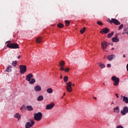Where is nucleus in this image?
<instances>
[{
    "label": "nucleus",
    "instance_id": "cd10ccee",
    "mask_svg": "<svg viewBox=\"0 0 128 128\" xmlns=\"http://www.w3.org/2000/svg\"><path fill=\"white\" fill-rule=\"evenodd\" d=\"M114 32H112L111 33L108 34L107 36V38H112V36H114Z\"/></svg>",
    "mask_w": 128,
    "mask_h": 128
},
{
    "label": "nucleus",
    "instance_id": "f257e3e1",
    "mask_svg": "<svg viewBox=\"0 0 128 128\" xmlns=\"http://www.w3.org/2000/svg\"><path fill=\"white\" fill-rule=\"evenodd\" d=\"M68 76H64V82L66 84V90L68 92H72V82H68Z\"/></svg>",
    "mask_w": 128,
    "mask_h": 128
},
{
    "label": "nucleus",
    "instance_id": "b1692460",
    "mask_svg": "<svg viewBox=\"0 0 128 128\" xmlns=\"http://www.w3.org/2000/svg\"><path fill=\"white\" fill-rule=\"evenodd\" d=\"M6 72H12V66H9L6 68Z\"/></svg>",
    "mask_w": 128,
    "mask_h": 128
},
{
    "label": "nucleus",
    "instance_id": "6ab92c4d",
    "mask_svg": "<svg viewBox=\"0 0 128 128\" xmlns=\"http://www.w3.org/2000/svg\"><path fill=\"white\" fill-rule=\"evenodd\" d=\"M98 64L100 68H106V65L102 63V62H99Z\"/></svg>",
    "mask_w": 128,
    "mask_h": 128
},
{
    "label": "nucleus",
    "instance_id": "f3484780",
    "mask_svg": "<svg viewBox=\"0 0 128 128\" xmlns=\"http://www.w3.org/2000/svg\"><path fill=\"white\" fill-rule=\"evenodd\" d=\"M60 70H62L64 72H70V68H60Z\"/></svg>",
    "mask_w": 128,
    "mask_h": 128
},
{
    "label": "nucleus",
    "instance_id": "72a5a7b5",
    "mask_svg": "<svg viewBox=\"0 0 128 128\" xmlns=\"http://www.w3.org/2000/svg\"><path fill=\"white\" fill-rule=\"evenodd\" d=\"M124 28V24H121L118 28V30H122V29Z\"/></svg>",
    "mask_w": 128,
    "mask_h": 128
},
{
    "label": "nucleus",
    "instance_id": "79ce46f5",
    "mask_svg": "<svg viewBox=\"0 0 128 128\" xmlns=\"http://www.w3.org/2000/svg\"><path fill=\"white\" fill-rule=\"evenodd\" d=\"M94 100H96V97H93Z\"/></svg>",
    "mask_w": 128,
    "mask_h": 128
},
{
    "label": "nucleus",
    "instance_id": "a878e982",
    "mask_svg": "<svg viewBox=\"0 0 128 128\" xmlns=\"http://www.w3.org/2000/svg\"><path fill=\"white\" fill-rule=\"evenodd\" d=\"M123 101L125 102L126 104H128V98L124 96L123 97Z\"/></svg>",
    "mask_w": 128,
    "mask_h": 128
},
{
    "label": "nucleus",
    "instance_id": "f8f14e48",
    "mask_svg": "<svg viewBox=\"0 0 128 128\" xmlns=\"http://www.w3.org/2000/svg\"><path fill=\"white\" fill-rule=\"evenodd\" d=\"M110 32V30L107 28H102V30L100 31V34H108Z\"/></svg>",
    "mask_w": 128,
    "mask_h": 128
},
{
    "label": "nucleus",
    "instance_id": "7c9ffc66",
    "mask_svg": "<svg viewBox=\"0 0 128 128\" xmlns=\"http://www.w3.org/2000/svg\"><path fill=\"white\" fill-rule=\"evenodd\" d=\"M65 24L66 26H70V22L69 20H65Z\"/></svg>",
    "mask_w": 128,
    "mask_h": 128
},
{
    "label": "nucleus",
    "instance_id": "aec40b11",
    "mask_svg": "<svg viewBox=\"0 0 128 128\" xmlns=\"http://www.w3.org/2000/svg\"><path fill=\"white\" fill-rule=\"evenodd\" d=\"M27 110H28L29 112H32L34 110V108H32V106H26Z\"/></svg>",
    "mask_w": 128,
    "mask_h": 128
},
{
    "label": "nucleus",
    "instance_id": "1a4fd4ad",
    "mask_svg": "<svg viewBox=\"0 0 128 128\" xmlns=\"http://www.w3.org/2000/svg\"><path fill=\"white\" fill-rule=\"evenodd\" d=\"M54 103L52 102L50 103V104L46 105V110H52L54 108Z\"/></svg>",
    "mask_w": 128,
    "mask_h": 128
},
{
    "label": "nucleus",
    "instance_id": "f704fd0d",
    "mask_svg": "<svg viewBox=\"0 0 128 128\" xmlns=\"http://www.w3.org/2000/svg\"><path fill=\"white\" fill-rule=\"evenodd\" d=\"M26 108V106L23 105L20 108V110H23V108Z\"/></svg>",
    "mask_w": 128,
    "mask_h": 128
},
{
    "label": "nucleus",
    "instance_id": "58836bf2",
    "mask_svg": "<svg viewBox=\"0 0 128 128\" xmlns=\"http://www.w3.org/2000/svg\"><path fill=\"white\" fill-rule=\"evenodd\" d=\"M21 56H22L20 55L18 56V59L20 58Z\"/></svg>",
    "mask_w": 128,
    "mask_h": 128
},
{
    "label": "nucleus",
    "instance_id": "c03bdc74",
    "mask_svg": "<svg viewBox=\"0 0 128 128\" xmlns=\"http://www.w3.org/2000/svg\"><path fill=\"white\" fill-rule=\"evenodd\" d=\"M72 84V86H74V84Z\"/></svg>",
    "mask_w": 128,
    "mask_h": 128
},
{
    "label": "nucleus",
    "instance_id": "473e14b6",
    "mask_svg": "<svg viewBox=\"0 0 128 128\" xmlns=\"http://www.w3.org/2000/svg\"><path fill=\"white\" fill-rule=\"evenodd\" d=\"M96 24H98V26H103V24H104L102 23V22L100 21H98L96 22Z\"/></svg>",
    "mask_w": 128,
    "mask_h": 128
},
{
    "label": "nucleus",
    "instance_id": "dca6fc26",
    "mask_svg": "<svg viewBox=\"0 0 128 128\" xmlns=\"http://www.w3.org/2000/svg\"><path fill=\"white\" fill-rule=\"evenodd\" d=\"M42 42V38L38 37L36 38V44H40Z\"/></svg>",
    "mask_w": 128,
    "mask_h": 128
},
{
    "label": "nucleus",
    "instance_id": "e433bc0d",
    "mask_svg": "<svg viewBox=\"0 0 128 128\" xmlns=\"http://www.w3.org/2000/svg\"><path fill=\"white\" fill-rule=\"evenodd\" d=\"M117 128H124V126H117Z\"/></svg>",
    "mask_w": 128,
    "mask_h": 128
},
{
    "label": "nucleus",
    "instance_id": "9b49d317",
    "mask_svg": "<svg viewBox=\"0 0 128 128\" xmlns=\"http://www.w3.org/2000/svg\"><path fill=\"white\" fill-rule=\"evenodd\" d=\"M118 34H116V36L112 38V42H120V39L118 38Z\"/></svg>",
    "mask_w": 128,
    "mask_h": 128
},
{
    "label": "nucleus",
    "instance_id": "0eeeda50",
    "mask_svg": "<svg viewBox=\"0 0 128 128\" xmlns=\"http://www.w3.org/2000/svg\"><path fill=\"white\" fill-rule=\"evenodd\" d=\"M110 24H114L116 26H120V22L118 21V20L114 18H112L111 20L109 22Z\"/></svg>",
    "mask_w": 128,
    "mask_h": 128
},
{
    "label": "nucleus",
    "instance_id": "c85d7f7f",
    "mask_svg": "<svg viewBox=\"0 0 128 128\" xmlns=\"http://www.w3.org/2000/svg\"><path fill=\"white\" fill-rule=\"evenodd\" d=\"M34 82H36V80L34 78H32V80L30 81V82H29V83L30 84H34Z\"/></svg>",
    "mask_w": 128,
    "mask_h": 128
},
{
    "label": "nucleus",
    "instance_id": "c756f323",
    "mask_svg": "<svg viewBox=\"0 0 128 128\" xmlns=\"http://www.w3.org/2000/svg\"><path fill=\"white\" fill-rule=\"evenodd\" d=\"M17 64H18V62L16 60L13 61L12 62V66H16Z\"/></svg>",
    "mask_w": 128,
    "mask_h": 128
},
{
    "label": "nucleus",
    "instance_id": "7ed1b4c3",
    "mask_svg": "<svg viewBox=\"0 0 128 128\" xmlns=\"http://www.w3.org/2000/svg\"><path fill=\"white\" fill-rule=\"evenodd\" d=\"M20 74H26V66L22 64H20Z\"/></svg>",
    "mask_w": 128,
    "mask_h": 128
},
{
    "label": "nucleus",
    "instance_id": "3c124183",
    "mask_svg": "<svg viewBox=\"0 0 128 128\" xmlns=\"http://www.w3.org/2000/svg\"><path fill=\"white\" fill-rule=\"evenodd\" d=\"M106 58V56L104 57V58Z\"/></svg>",
    "mask_w": 128,
    "mask_h": 128
},
{
    "label": "nucleus",
    "instance_id": "9d476101",
    "mask_svg": "<svg viewBox=\"0 0 128 128\" xmlns=\"http://www.w3.org/2000/svg\"><path fill=\"white\" fill-rule=\"evenodd\" d=\"M32 78H34V75H32V74H29L26 77V80H27V82H30V79Z\"/></svg>",
    "mask_w": 128,
    "mask_h": 128
},
{
    "label": "nucleus",
    "instance_id": "a211bd4d",
    "mask_svg": "<svg viewBox=\"0 0 128 128\" xmlns=\"http://www.w3.org/2000/svg\"><path fill=\"white\" fill-rule=\"evenodd\" d=\"M114 112H116V114H118L120 112V108H118V106L114 108Z\"/></svg>",
    "mask_w": 128,
    "mask_h": 128
},
{
    "label": "nucleus",
    "instance_id": "2f4dec72",
    "mask_svg": "<svg viewBox=\"0 0 128 128\" xmlns=\"http://www.w3.org/2000/svg\"><path fill=\"white\" fill-rule=\"evenodd\" d=\"M84 32H86V27H84L83 28L80 30V32L82 34Z\"/></svg>",
    "mask_w": 128,
    "mask_h": 128
},
{
    "label": "nucleus",
    "instance_id": "4c0bfd02",
    "mask_svg": "<svg viewBox=\"0 0 128 128\" xmlns=\"http://www.w3.org/2000/svg\"><path fill=\"white\" fill-rule=\"evenodd\" d=\"M115 96H116L117 98H118L119 96H118V94H116Z\"/></svg>",
    "mask_w": 128,
    "mask_h": 128
},
{
    "label": "nucleus",
    "instance_id": "20e7f679",
    "mask_svg": "<svg viewBox=\"0 0 128 128\" xmlns=\"http://www.w3.org/2000/svg\"><path fill=\"white\" fill-rule=\"evenodd\" d=\"M6 46L10 48H18V44L14 43H9L6 44Z\"/></svg>",
    "mask_w": 128,
    "mask_h": 128
},
{
    "label": "nucleus",
    "instance_id": "bb28decb",
    "mask_svg": "<svg viewBox=\"0 0 128 128\" xmlns=\"http://www.w3.org/2000/svg\"><path fill=\"white\" fill-rule=\"evenodd\" d=\"M57 26L58 28H64V24L62 23H59L57 24Z\"/></svg>",
    "mask_w": 128,
    "mask_h": 128
},
{
    "label": "nucleus",
    "instance_id": "ea45409f",
    "mask_svg": "<svg viewBox=\"0 0 128 128\" xmlns=\"http://www.w3.org/2000/svg\"><path fill=\"white\" fill-rule=\"evenodd\" d=\"M123 58H126V54H123Z\"/></svg>",
    "mask_w": 128,
    "mask_h": 128
},
{
    "label": "nucleus",
    "instance_id": "4468645a",
    "mask_svg": "<svg viewBox=\"0 0 128 128\" xmlns=\"http://www.w3.org/2000/svg\"><path fill=\"white\" fill-rule=\"evenodd\" d=\"M116 58V55L114 54H111V55H108L107 56V58L108 60H109L110 62L112 60L113 58Z\"/></svg>",
    "mask_w": 128,
    "mask_h": 128
},
{
    "label": "nucleus",
    "instance_id": "a19ab883",
    "mask_svg": "<svg viewBox=\"0 0 128 128\" xmlns=\"http://www.w3.org/2000/svg\"><path fill=\"white\" fill-rule=\"evenodd\" d=\"M60 79L62 78V75H60Z\"/></svg>",
    "mask_w": 128,
    "mask_h": 128
},
{
    "label": "nucleus",
    "instance_id": "de8ad7c7",
    "mask_svg": "<svg viewBox=\"0 0 128 128\" xmlns=\"http://www.w3.org/2000/svg\"><path fill=\"white\" fill-rule=\"evenodd\" d=\"M112 104H114V102H112V104H111V105L112 106Z\"/></svg>",
    "mask_w": 128,
    "mask_h": 128
},
{
    "label": "nucleus",
    "instance_id": "603ef678",
    "mask_svg": "<svg viewBox=\"0 0 128 128\" xmlns=\"http://www.w3.org/2000/svg\"><path fill=\"white\" fill-rule=\"evenodd\" d=\"M106 58V56L104 57V58Z\"/></svg>",
    "mask_w": 128,
    "mask_h": 128
},
{
    "label": "nucleus",
    "instance_id": "4be33fe9",
    "mask_svg": "<svg viewBox=\"0 0 128 128\" xmlns=\"http://www.w3.org/2000/svg\"><path fill=\"white\" fill-rule=\"evenodd\" d=\"M14 118H18V120H20V114L18 113H16L14 115Z\"/></svg>",
    "mask_w": 128,
    "mask_h": 128
},
{
    "label": "nucleus",
    "instance_id": "423d86ee",
    "mask_svg": "<svg viewBox=\"0 0 128 128\" xmlns=\"http://www.w3.org/2000/svg\"><path fill=\"white\" fill-rule=\"evenodd\" d=\"M112 80L114 82V86H118V82H120V78L116 76H112Z\"/></svg>",
    "mask_w": 128,
    "mask_h": 128
},
{
    "label": "nucleus",
    "instance_id": "37998d69",
    "mask_svg": "<svg viewBox=\"0 0 128 128\" xmlns=\"http://www.w3.org/2000/svg\"><path fill=\"white\" fill-rule=\"evenodd\" d=\"M112 50H114V48H112Z\"/></svg>",
    "mask_w": 128,
    "mask_h": 128
},
{
    "label": "nucleus",
    "instance_id": "09e8293b",
    "mask_svg": "<svg viewBox=\"0 0 128 128\" xmlns=\"http://www.w3.org/2000/svg\"><path fill=\"white\" fill-rule=\"evenodd\" d=\"M104 86H106V84H104V83L103 84Z\"/></svg>",
    "mask_w": 128,
    "mask_h": 128
},
{
    "label": "nucleus",
    "instance_id": "864d4df0",
    "mask_svg": "<svg viewBox=\"0 0 128 128\" xmlns=\"http://www.w3.org/2000/svg\"><path fill=\"white\" fill-rule=\"evenodd\" d=\"M106 58V56L104 57V58Z\"/></svg>",
    "mask_w": 128,
    "mask_h": 128
},
{
    "label": "nucleus",
    "instance_id": "49530a36",
    "mask_svg": "<svg viewBox=\"0 0 128 128\" xmlns=\"http://www.w3.org/2000/svg\"><path fill=\"white\" fill-rule=\"evenodd\" d=\"M64 96H66V93H64L63 94Z\"/></svg>",
    "mask_w": 128,
    "mask_h": 128
},
{
    "label": "nucleus",
    "instance_id": "c9c22d12",
    "mask_svg": "<svg viewBox=\"0 0 128 128\" xmlns=\"http://www.w3.org/2000/svg\"><path fill=\"white\" fill-rule=\"evenodd\" d=\"M107 66L108 68H110V66H112V64H107Z\"/></svg>",
    "mask_w": 128,
    "mask_h": 128
},
{
    "label": "nucleus",
    "instance_id": "5fc2aeb1",
    "mask_svg": "<svg viewBox=\"0 0 128 128\" xmlns=\"http://www.w3.org/2000/svg\"><path fill=\"white\" fill-rule=\"evenodd\" d=\"M106 58V56L104 57V58Z\"/></svg>",
    "mask_w": 128,
    "mask_h": 128
},
{
    "label": "nucleus",
    "instance_id": "6e6552de",
    "mask_svg": "<svg viewBox=\"0 0 128 128\" xmlns=\"http://www.w3.org/2000/svg\"><path fill=\"white\" fill-rule=\"evenodd\" d=\"M128 112V107L125 106L123 108V109L121 110L120 114L122 116H126V114Z\"/></svg>",
    "mask_w": 128,
    "mask_h": 128
},
{
    "label": "nucleus",
    "instance_id": "39448f33",
    "mask_svg": "<svg viewBox=\"0 0 128 128\" xmlns=\"http://www.w3.org/2000/svg\"><path fill=\"white\" fill-rule=\"evenodd\" d=\"M30 122H27L25 124L26 128H30L34 126L35 124V122L32 120H30ZM31 122V123H30Z\"/></svg>",
    "mask_w": 128,
    "mask_h": 128
},
{
    "label": "nucleus",
    "instance_id": "412c9836",
    "mask_svg": "<svg viewBox=\"0 0 128 128\" xmlns=\"http://www.w3.org/2000/svg\"><path fill=\"white\" fill-rule=\"evenodd\" d=\"M64 64H66V62H64V60H62L60 62L59 66H60V68H64Z\"/></svg>",
    "mask_w": 128,
    "mask_h": 128
},
{
    "label": "nucleus",
    "instance_id": "ddd939ff",
    "mask_svg": "<svg viewBox=\"0 0 128 128\" xmlns=\"http://www.w3.org/2000/svg\"><path fill=\"white\" fill-rule=\"evenodd\" d=\"M102 48V50H104L108 48V42H104L101 44Z\"/></svg>",
    "mask_w": 128,
    "mask_h": 128
},
{
    "label": "nucleus",
    "instance_id": "6e6d98bb",
    "mask_svg": "<svg viewBox=\"0 0 128 128\" xmlns=\"http://www.w3.org/2000/svg\"><path fill=\"white\" fill-rule=\"evenodd\" d=\"M10 42V41H8V42Z\"/></svg>",
    "mask_w": 128,
    "mask_h": 128
},
{
    "label": "nucleus",
    "instance_id": "5701e85b",
    "mask_svg": "<svg viewBox=\"0 0 128 128\" xmlns=\"http://www.w3.org/2000/svg\"><path fill=\"white\" fill-rule=\"evenodd\" d=\"M44 100V96H39L38 97L37 100L38 102H42Z\"/></svg>",
    "mask_w": 128,
    "mask_h": 128
},
{
    "label": "nucleus",
    "instance_id": "a18cd8bd",
    "mask_svg": "<svg viewBox=\"0 0 128 128\" xmlns=\"http://www.w3.org/2000/svg\"><path fill=\"white\" fill-rule=\"evenodd\" d=\"M111 46H114V43H112Z\"/></svg>",
    "mask_w": 128,
    "mask_h": 128
},
{
    "label": "nucleus",
    "instance_id": "f03ea898",
    "mask_svg": "<svg viewBox=\"0 0 128 128\" xmlns=\"http://www.w3.org/2000/svg\"><path fill=\"white\" fill-rule=\"evenodd\" d=\"M34 116V119L37 122H40V120H42V112H40L35 113Z\"/></svg>",
    "mask_w": 128,
    "mask_h": 128
},
{
    "label": "nucleus",
    "instance_id": "2eb2a0df",
    "mask_svg": "<svg viewBox=\"0 0 128 128\" xmlns=\"http://www.w3.org/2000/svg\"><path fill=\"white\" fill-rule=\"evenodd\" d=\"M34 90L36 92H40L42 90V87L39 85H37L35 86Z\"/></svg>",
    "mask_w": 128,
    "mask_h": 128
},
{
    "label": "nucleus",
    "instance_id": "8fccbe9b",
    "mask_svg": "<svg viewBox=\"0 0 128 128\" xmlns=\"http://www.w3.org/2000/svg\"><path fill=\"white\" fill-rule=\"evenodd\" d=\"M61 98H64V96H62V97Z\"/></svg>",
    "mask_w": 128,
    "mask_h": 128
},
{
    "label": "nucleus",
    "instance_id": "393cba45",
    "mask_svg": "<svg viewBox=\"0 0 128 128\" xmlns=\"http://www.w3.org/2000/svg\"><path fill=\"white\" fill-rule=\"evenodd\" d=\"M46 92L48 94H52L54 90H52V88H48Z\"/></svg>",
    "mask_w": 128,
    "mask_h": 128
}]
</instances>
